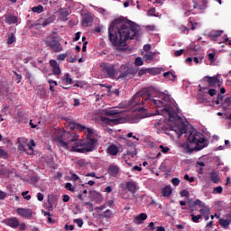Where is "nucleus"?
Returning <instances> with one entry per match:
<instances>
[{"label":"nucleus","instance_id":"obj_22","mask_svg":"<svg viewBox=\"0 0 231 231\" xmlns=\"http://www.w3.org/2000/svg\"><path fill=\"white\" fill-rule=\"evenodd\" d=\"M68 15H69V12L68 9H60V20L65 23L68 21Z\"/></svg>","mask_w":231,"mask_h":231},{"label":"nucleus","instance_id":"obj_29","mask_svg":"<svg viewBox=\"0 0 231 231\" xmlns=\"http://www.w3.org/2000/svg\"><path fill=\"white\" fill-rule=\"evenodd\" d=\"M120 111L116 109H112V110H105V115L106 116H115L116 115H120Z\"/></svg>","mask_w":231,"mask_h":231},{"label":"nucleus","instance_id":"obj_45","mask_svg":"<svg viewBox=\"0 0 231 231\" xmlns=\"http://www.w3.org/2000/svg\"><path fill=\"white\" fill-rule=\"evenodd\" d=\"M193 205L195 207H199L200 208H202V207H205V203L199 199H197L193 202Z\"/></svg>","mask_w":231,"mask_h":231},{"label":"nucleus","instance_id":"obj_56","mask_svg":"<svg viewBox=\"0 0 231 231\" xmlns=\"http://www.w3.org/2000/svg\"><path fill=\"white\" fill-rule=\"evenodd\" d=\"M70 180H71V181H79V180H80V178L79 177V175L72 173Z\"/></svg>","mask_w":231,"mask_h":231},{"label":"nucleus","instance_id":"obj_12","mask_svg":"<svg viewBox=\"0 0 231 231\" xmlns=\"http://www.w3.org/2000/svg\"><path fill=\"white\" fill-rule=\"evenodd\" d=\"M16 212L22 217H25V219H32L33 217V210L31 208H18Z\"/></svg>","mask_w":231,"mask_h":231},{"label":"nucleus","instance_id":"obj_16","mask_svg":"<svg viewBox=\"0 0 231 231\" xmlns=\"http://www.w3.org/2000/svg\"><path fill=\"white\" fill-rule=\"evenodd\" d=\"M107 172L111 178H116L120 172V167L116 164H111L108 166Z\"/></svg>","mask_w":231,"mask_h":231},{"label":"nucleus","instance_id":"obj_53","mask_svg":"<svg viewBox=\"0 0 231 231\" xmlns=\"http://www.w3.org/2000/svg\"><path fill=\"white\" fill-rule=\"evenodd\" d=\"M208 94L209 97H214L215 95L217 94V90L214 89V88H210L208 91Z\"/></svg>","mask_w":231,"mask_h":231},{"label":"nucleus","instance_id":"obj_60","mask_svg":"<svg viewBox=\"0 0 231 231\" xmlns=\"http://www.w3.org/2000/svg\"><path fill=\"white\" fill-rule=\"evenodd\" d=\"M180 55H183V50L182 49L174 51V56L175 57H180Z\"/></svg>","mask_w":231,"mask_h":231},{"label":"nucleus","instance_id":"obj_11","mask_svg":"<svg viewBox=\"0 0 231 231\" xmlns=\"http://www.w3.org/2000/svg\"><path fill=\"white\" fill-rule=\"evenodd\" d=\"M154 129H156L158 134H162V133L167 134V127L165 126V119L156 120L153 124Z\"/></svg>","mask_w":231,"mask_h":231},{"label":"nucleus","instance_id":"obj_44","mask_svg":"<svg viewBox=\"0 0 231 231\" xmlns=\"http://www.w3.org/2000/svg\"><path fill=\"white\" fill-rule=\"evenodd\" d=\"M223 193V187L217 186L213 189V194H222Z\"/></svg>","mask_w":231,"mask_h":231},{"label":"nucleus","instance_id":"obj_51","mask_svg":"<svg viewBox=\"0 0 231 231\" xmlns=\"http://www.w3.org/2000/svg\"><path fill=\"white\" fill-rule=\"evenodd\" d=\"M66 57H68V53L59 54L57 57L58 60H66Z\"/></svg>","mask_w":231,"mask_h":231},{"label":"nucleus","instance_id":"obj_27","mask_svg":"<svg viewBox=\"0 0 231 231\" xmlns=\"http://www.w3.org/2000/svg\"><path fill=\"white\" fill-rule=\"evenodd\" d=\"M223 31H215L208 34V37L211 41H215L217 37H221Z\"/></svg>","mask_w":231,"mask_h":231},{"label":"nucleus","instance_id":"obj_4","mask_svg":"<svg viewBox=\"0 0 231 231\" xmlns=\"http://www.w3.org/2000/svg\"><path fill=\"white\" fill-rule=\"evenodd\" d=\"M76 143L78 144L70 147L72 152H91L95 151V147H97L95 137H89V135H87L86 138L81 141L76 142Z\"/></svg>","mask_w":231,"mask_h":231},{"label":"nucleus","instance_id":"obj_36","mask_svg":"<svg viewBox=\"0 0 231 231\" xmlns=\"http://www.w3.org/2000/svg\"><path fill=\"white\" fill-rule=\"evenodd\" d=\"M28 151H30L31 154H33V147H35V141L31 140L30 143L26 144Z\"/></svg>","mask_w":231,"mask_h":231},{"label":"nucleus","instance_id":"obj_39","mask_svg":"<svg viewBox=\"0 0 231 231\" xmlns=\"http://www.w3.org/2000/svg\"><path fill=\"white\" fill-rule=\"evenodd\" d=\"M180 195L181 198H190V192H189V190H187V189H182L180 192Z\"/></svg>","mask_w":231,"mask_h":231},{"label":"nucleus","instance_id":"obj_1","mask_svg":"<svg viewBox=\"0 0 231 231\" xmlns=\"http://www.w3.org/2000/svg\"><path fill=\"white\" fill-rule=\"evenodd\" d=\"M138 36V28L134 22L125 17L114 20L108 28V37L113 46H125L127 41H133Z\"/></svg>","mask_w":231,"mask_h":231},{"label":"nucleus","instance_id":"obj_48","mask_svg":"<svg viewBox=\"0 0 231 231\" xmlns=\"http://www.w3.org/2000/svg\"><path fill=\"white\" fill-rule=\"evenodd\" d=\"M0 158H8V152L2 148H0Z\"/></svg>","mask_w":231,"mask_h":231},{"label":"nucleus","instance_id":"obj_52","mask_svg":"<svg viewBox=\"0 0 231 231\" xmlns=\"http://www.w3.org/2000/svg\"><path fill=\"white\" fill-rule=\"evenodd\" d=\"M159 148L161 149L162 152L164 154L167 153L168 151H171V149L167 146L160 145Z\"/></svg>","mask_w":231,"mask_h":231},{"label":"nucleus","instance_id":"obj_54","mask_svg":"<svg viewBox=\"0 0 231 231\" xmlns=\"http://www.w3.org/2000/svg\"><path fill=\"white\" fill-rule=\"evenodd\" d=\"M126 154L128 156H132V158H134V156H136L137 152H136V150H134V151L127 150Z\"/></svg>","mask_w":231,"mask_h":231},{"label":"nucleus","instance_id":"obj_3","mask_svg":"<svg viewBox=\"0 0 231 231\" xmlns=\"http://www.w3.org/2000/svg\"><path fill=\"white\" fill-rule=\"evenodd\" d=\"M180 134H186L187 142L181 144V147L185 149L186 152L201 151V149L207 147L205 144V137L195 128H190L189 130L181 128Z\"/></svg>","mask_w":231,"mask_h":231},{"label":"nucleus","instance_id":"obj_58","mask_svg":"<svg viewBox=\"0 0 231 231\" xmlns=\"http://www.w3.org/2000/svg\"><path fill=\"white\" fill-rule=\"evenodd\" d=\"M93 129L91 128H87V136H89L90 138H93Z\"/></svg>","mask_w":231,"mask_h":231},{"label":"nucleus","instance_id":"obj_6","mask_svg":"<svg viewBox=\"0 0 231 231\" xmlns=\"http://www.w3.org/2000/svg\"><path fill=\"white\" fill-rule=\"evenodd\" d=\"M99 68L106 79H116V65L104 61L100 63Z\"/></svg>","mask_w":231,"mask_h":231},{"label":"nucleus","instance_id":"obj_41","mask_svg":"<svg viewBox=\"0 0 231 231\" xmlns=\"http://www.w3.org/2000/svg\"><path fill=\"white\" fill-rule=\"evenodd\" d=\"M15 34L12 33L8 38H7V44H14L15 42Z\"/></svg>","mask_w":231,"mask_h":231},{"label":"nucleus","instance_id":"obj_62","mask_svg":"<svg viewBox=\"0 0 231 231\" xmlns=\"http://www.w3.org/2000/svg\"><path fill=\"white\" fill-rule=\"evenodd\" d=\"M156 8H152L150 10H148V15H153L155 16L156 14Z\"/></svg>","mask_w":231,"mask_h":231},{"label":"nucleus","instance_id":"obj_55","mask_svg":"<svg viewBox=\"0 0 231 231\" xmlns=\"http://www.w3.org/2000/svg\"><path fill=\"white\" fill-rule=\"evenodd\" d=\"M184 180H186V181H189V183H193L194 177H189V174H185L184 175Z\"/></svg>","mask_w":231,"mask_h":231},{"label":"nucleus","instance_id":"obj_26","mask_svg":"<svg viewBox=\"0 0 231 231\" xmlns=\"http://www.w3.org/2000/svg\"><path fill=\"white\" fill-rule=\"evenodd\" d=\"M218 221L222 228H228V226H230L231 219L219 218Z\"/></svg>","mask_w":231,"mask_h":231},{"label":"nucleus","instance_id":"obj_37","mask_svg":"<svg viewBox=\"0 0 231 231\" xmlns=\"http://www.w3.org/2000/svg\"><path fill=\"white\" fill-rule=\"evenodd\" d=\"M63 80L68 86H69V84H73V79L69 78V73L65 74Z\"/></svg>","mask_w":231,"mask_h":231},{"label":"nucleus","instance_id":"obj_46","mask_svg":"<svg viewBox=\"0 0 231 231\" xmlns=\"http://www.w3.org/2000/svg\"><path fill=\"white\" fill-rule=\"evenodd\" d=\"M135 66H143V60L142 58L137 57L134 60Z\"/></svg>","mask_w":231,"mask_h":231},{"label":"nucleus","instance_id":"obj_31","mask_svg":"<svg viewBox=\"0 0 231 231\" xmlns=\"http://www.w3.org/2000/svg\"><path fill=\"white\" fill-rule=\"evenodd\" d=\"M31 10L33 14H42L44 12V6L39 5L38 6L32 7Z\"/></svg>","mask_w":231,"mask_h":231},{"label":"nucleus","instance_id":"obj_14","mask_svg":"<svg viewBox=\"0 0 231 231\" xmlns=\"http://www.w3.org/2000/svg\"><path fill=\"white\" fill-rule=\"evenodd\" d=\"M50 66L52 68V75H55V77H60V75H61L62 70L60 69V65L57 60H51Z\"/></svg>","mask_w":231,"mask_h":231},{"label":"nucleus","instance_id":"obj_24","mask_svg":"<svg viewBox=\"0 0 231 231\" xmlns=\"http://www.w3.org/2000/svg\"><path fill=\"white\" fill-rule=\"evenodd\" d=\"M162 192L164 198H171V196H172V189L171 188V186H166L162 188Z\"/></svg>","mask_w":231,"mask_h":231},{"label":"nucleus","instance_id":"obj_34","mask_svg":"<svg viewBox=\"0 0 231 231\" xmlns=\"http://www.w3.org/2000/svg\"><path fill=\"white\" fill-rule=\"evenodd\" d=\"M201 216H210V208L204 206L199 210Z\"/></svg>","mask_w":231,"mask_h":231},{"label":"nucleus","instance_id":"obj_28","mask_svg":"<svg viewBox=\"0 0 231 231\" xmlns=\"http://www.w3.org/2000/svg\"><path fill=\"white\" fill-rule=\"evenodd\" d=\"M163 78L164 79H169L170 80H176V79H178V77L176 76V74L171 72V71H168V72H165L163 74Z\"/></svg>","mask_w":231,"mask_h":231},{"label":"nucleus","instance_id":"obj_15","mask_svg":"<svg viewBox=\"0 0 231 231\" xmlns=\"http://www.w3.org/2000/svg\"><path fill=\"white\" fill-rule=\"evenodd\" d=\"M100 120L107 125H118V124H122V118L110 119L106 116H101Z\"/></svg>","mask_w":231,"mask_h":231},{"label":"nucleus","instance_id":"obj_35","mask_svg":"<svg viewBox=\"0 0 231 231\" xmlns=\"http://www.w3.org/2000/svg\"><path fill=\"white\" fill-rule=\"evenodd\" d=\"M91 23H93V17H91L90 15L85 16V18L83 19V26H89Z\"/></svg>","mask_w":231,"mask_h":231},{"label":"nucleus","instance_id":"obj_17","mask_svg":"<svg viewBox=\"0 0 231 231\" xmlns=\"http://www.w3.org/2000/svg\"><path fill=\"white\" fill-rule=\"evenodd\" d=\"M193 8L199 10V12H203L207 8V0H192Z\"/></svg>","mask_w":231,"mask_h":231},{"label":"nucleus","instance_id":"obj_2","mask_svg":"<svg viewBox=\"0 0 231 231\" xmlns=\"http://www.w3.org/2000/svg\"><path fill=\"white\" fill-rule=\"evenodd\" d=\"M139 100L145 107L152 106V107H156L157 115H162V116H168L170 122H174L176 120V116L178 115V107L172 103V97L169 94L155 92L148 94L147 96L141 97Z\"/></svg>","mask_w":231,"mask_h":231},{"label":"nucleus","instance_id":"obj_20","mask_svg":"<svg viewBox=\"0 0 231 231\" xmlns=\"http://www.w3.org/2000/svg\"><path fill=\"white\" fill-rule=\"evenodd\" d=\"M126 189L131 194H136V182L133 180L126 182Z\"/></svg>","mask_w":231,"mask_h":231},{"label":"nucleus","instance_id":"obj_25","mask_svg":"<svg viewBox=\"0 0 231 231\" xmlns=\"http://www.w3.org/2000/svg\"><path fill=\"white\" fill-rule=\"evenodd\" d=\"M145 219H147V214L141 213L135 217V223H137V225H142V223H143Z\"/></svg>","mask_w":231,"mask_h":231},{"label":"nucleus","instance_id":"obj_30","mask_svg":"<svg viewBox=\"0 0 231 231\" xmlns=\"http://www.w3.org/2000/svg\"><path fill=\"white\" fill-rule=\"evenodd\" d=\"M156 55V52H148L143 55V60L147 62L149 60H153L154 57Z\"/></svg>","mask_w":231,"mask_h":231},{"label":"nucleus","instance_id":"obj_9","mask_svg":"<svg viewBox=\"0 0 231 231\" xmlns=\"http://www.w3.org/2000/svg\"><path fill=\"white\" fill-rule=\"evenodd\" d=\"M55 19H57V16H55V14H51L48 18L42 17L37 20V22L35 23V26L37 27L43 26V28H46L48 24H51V23H55Z\"/></svg>","mask_w":231,"mask_h":231},{"label":"nucleus","instance_id":"obj_38","mask_svg":"<svg viewBox=\"0 0 231 231\" xmlns=\"http://www.w3.org/2000/svg\"><path fill=\"white\" fill-rule=\"evenodd\" d=\"M191 221H193V223H199V219H201V217H203V215L199 214L198 216L191 214Z\"/></svg>","mask_w":231,"mask_h":231},{"label":"nucleus","instance_id":"obj_61","mask_svg":"<svg viewBox=\"0 0 231 231\" xmlns=\"http://www.w3.org/2000/svg\"><path fill=\"white\" fill-rule=\"evenodd\" d=\"M38 201H44V195L41 192L37 193Z\"/></svg>","mask_w":231,"mask_h":231},{"label":"nucleus","instance_id":"obj_42","mask_svg":"<svg viewBox=\"0 0 231 231\" xmlns=\"http://www.w3.org/2000/svg\"><path fill=\"white\" fill-rule=\"evenodd\" d=\"M65 189L67 190H69V192H75V187H73V184H71V182L66 183Z\"/></svg>","mask_w":231,"mask_h":231},{"label":"nucleus","instance_id":"obj_33","mask_svg":"<svg viewBox=\"0 0 231 231\" xmlns=\"http://www.w3.org/2000/svg\"><path fill=\"white\" fill-rule=\"evenodd\" d=\"M148 73L150 75H160L162 73V69L160 68H152V69H148Z\"/></svg>","mask_w":231,"mask_h":231},{"label":"nucleus","instance_id":"obj_23","mask_svg":"<svg viewBox=\"0 0 231 231\" xmlns=\"http://www.w3.org/2000/svg\"><path fill=\"white\" fill-rule=\"evenodd\" d=\"M107 152L108 154H110L111 156H116V154H118L119 150H118V146L115 145V144H111L110 146H108L107 148Z\"/></svg>","mask_w":231,"mask_h":231},{"label":"nucleus","instance_id":"obj_57","mask_svg":"<svg viewBox=\"0 0 231 231\" xmlns=\"http://www.w3.org/2000/svg\"><path fill=\"white\" fill-rule=\"evenodd\" d=\"M171 183H172V185H174L175 187H178V185H180V179H178V178H173V179L171 180Z\"/></svg>","mask_w":231,"mask_h":231},{"label":"nucleus","instance_id":"obj_5","mask_svg":"<svg viewBox=\"0 0 231 231\" xmlns=\"http://www.w3.org/2000/svg\"><path fill=\"white\" fill-rule=\"evenodd\" d=\"M55 142H57L58 145L63 147V149H70L71 143H74V145H78L76 142H79V135H72L69 132L66 131H59L54 138Z\"/></svg>","mask_w":231,"mask_h":231},{"label":"nucleus","instance_id":"obj_19","mask_svg":"<svg viewBox=\"0 0 231 231\" xmlns=\"http://www.w3.org/2000/svg\"><path fill=\"white\" fill-rule=\"evenodd\" d=\"M206 79H208V86H210L211 88H213L214 86H217V84H219V79H217V76H207Z\"/></svg>","mask_w":231,"mask_h":231},{"label":"nucleus","instance_id":"obj_8","mask_svg":"<svg viewBox=\"0 0 231 231\" xmlns=\"http://www.w3.org/2000/svg\"><path fill=\"white\" fill-rule=\"evenodd\" d=\"M138 73V70L134 68H130L125 65H122L120 67V74L117 77L118 79H127V77H134Z\"/></svg>","mask_w":231,"mask_h":231},{"label":"nucleus","instance_id":"obj_49","mask_svg":"<svg viewBox=\"0 0 231 231\" xmlns=\"http://www.w3.org/2000/svg\"><path fill=\"white\" fill-rule=\"evenodd\" d=\"M72 127H74V129H78L79 131H84V129H86L85 126H82L78 123L74 124Z\"/></svg>","mask_w":231,"mask_h":231},{"label":"nucleus","instance_id":"obj_43","mask_svg":"<svg viewBox=\"0 0 231 231\" xmlns=\"http://www.w3.org/2000/svg\"><path fill=\"white\" fill-rule=\"evenodd\" d=\"M208 60H210V62H216V52L208 53Z\"/></svg>","mask_w":231,"mask_h":231},{"label":"nucleus","instance_id":"obj_63","mask_svg":"<svg viewBox=\"0 0 231 231\" xmlns=\"http://www.w3.org/2000/svg\"><path fill=\"white\" fill-rule=\"evenodd\" d=\"M18 226L20 231L26 230V224L24 223L19 224Z\"/></svg>","mask_w":231,"mask_h":231},{"label":"nucleus","instance_id":"obj_47","mask_svg":"<svg viewBox=\"0 0 231 231\" xmlns=\"http://www.w3.org/2000/svg\"><path fill=\"white\" fill-rule=\"evenodd\" d=\"M111 216H113V211H111V209H106L103 213V217H111Z\"/></svg>","mask_w":231,"mask_h":231},{"label":"nucleus","instance_id":"obj_40","mask_svg":"<svg viewBox=\"0 0 231 231\" xmlns=\"http://www.w3.org/2000/svg\"><path fill=\"white\" fill-rule=\"evenodd\" d=\"M74 223L79 226V228H82L84 220H82V218H75Z\"/></svg>","mask_w":231,"mask_h":231},{"label":"nucleus","instance_id":"obj_7","mask_svg":"<svg viewBox=\"0 0 231 231\" xmlns=\"http://www.w3.org/2000/svg\"><path fill=\"white\" fill-rule=\"evenodd\" d=\"M43 42L45 46L50 48V50H52L54 53H60V51L63 50L62 44H60L59 37L57 36H51L44 40Z\"/></svg>","mask_w":231,"mask_h":231},{"label":"nucleus","instance_id":"obj_13","mask_svg":"<svg viewBox=\"0 0 231 231\" xmlns=\"http://www.w3.org/2000/svg\"><path fill=\"white\" fill-rule=\"evenodd\" d=\"M5 225L10 226V228H19V218L11 217L3 221Z\"/></svg>","mask_w":231,"mask_h":231},{"label":"nucleus","instance_id":"obj_50","mask_svg":"<svg viewBox=\"0 0 231 231\" xmlns=\"http://www.w3.org/2000/svg\"><path fill=\"white\" fill-rule=\"evenodd\" d=\"M13 73H14V74L15 75V77H16V80H18V81H17V84H19V82H21V80H23V75L17 73L16 71H13Z\"/></svg>","mask_w":231,"mask_h":231},{"label":"nucleus","instance_id":"obj_59","mask_svg":"<svg viewBox=\"0 0 231 231\" xmlns=\"http://www.w3.org/2000/svg\"><path fill=\"white\" fill-rule=\"evenodd\" d=\"M146 72H148V69H142L139 70L138 75L139 77H143V75H145Z\"/></svg>","mask_w":231,"mask_h":231},{"label":"nucleus","instance_id":"obj_32","mask_svg":"<svg viewBox=\"0 0 231 231\" xmlns=\"http://www.w3.org/2000/svg\"><path fill=\"white\" fill-rule=\"evenodd\" d=\"M18 150L22 151L23 152H25V154H32L30 150H28V146H26V144H24V143H20L18 145Z\"/></svg>","mask_w":231,"mask_h":231},{"label":"nucleus","instance_id":"obj_18","mask_svg":"<svg viewBox=\"0 0 231 231\" xmlns=\"http://www.w3.org/2000/svg\"><path fill=\"white\" fill-rule=\"evenodd\" d=\"M209 180L211 183H215L216 185H217V183H219V181H221V177H219V172L216 171H212L209 172Z\"/></svg>","mask_w":231,"mask_h":231},{"label":"nucleus","instance_id":"obj_10","mask_svg":"<svg viewBox=\"0 0 231 231\" xmlns=\"http://www.w3.org/2000/svg\"><path fill=\"white\" fill-rule=\"evenodd\" d=\"M0 23L3 26H5V23H6V24H17V16L12 14H5L0 17Z\"/></svg>","mask_w":231,"mask_h":231},{"label":"nucleus","instance_id":"obj_64","mask_svg":"<svg viewBox=\"0 0 231 231\" xmlns=\"http://www.w3.org/2000/svg\"><path fill=\"white\" fill-rule=\"evenodd\" d=\"M50 86H52L53 88H55V86H57V81L53 80V79H49L48 80Z\"/></svg>","mask_w":231,"mask_h":231},{"label":"nucleus","instance_id":"obj_21","mask_svg":"<svg viewBox=\"0 0 231 231\" xmlns=\"http://www.w3.org/2000/svg\"><path fill=\"white\" fill-rule=\"evenodd\" d=\"M194 9V5H191L189 3H185L183 5V10L185 11L184 15L189 17V15H190V12H192Z\"/></svg>","mask_w":231,"mask_h":231}]
</instances>
